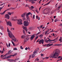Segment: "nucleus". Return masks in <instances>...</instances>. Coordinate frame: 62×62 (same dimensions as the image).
<instances>
[{
	"label": "nucleus",
	"instance_id": "nucleus-53",
	"mask_svg": "<svg viewBox=\"0 0 62 62\" xmlns=\"http://www.w3.org/2000/svg\"><path fill=\"white\" fill-rule=\"evenodd\" d=\"M33 19H35V15H34L33 16Z\"/></svg>",
	"mask_w": 62,
	"mask_h": 62
},
{
	"label": "nucleus",
	"instance_id": "nucleus-58",
	"mask_svg": "<svg viewBox=\"0 0 62 62\" xmlns=\"http://www.w3.org/2000/svg\"><path fill=\"white\" fill-rule=\"evenodd\" d=\"M60 39L61 40L62 39V37H60Z\"/></svg>",
	"mask_w": 62,
	"mask_h": 62
},
{
	"label": "nucleus",
	"instance_id": "nucleus-19",
	"mask_svg": "<svg viewBox=\"0 0 62 62\" xmlns=\"http://www.w3.org/2000/svg\"><path fill=\"white\" fill-rule=\"evenodd\" d=\"M21 37V39H24V38H25V36H24V35L22 36Z\"/></svg>",
	"mask_w": 62,
	"mask_h": 62
},
{
	"label": "nucleus",
	"instance_id": "nucleus-25",
	"mask_svg": "<svg viewBox=\"0 0 62 62\" xmlns=\"http://www.w3.org/2000/svg\"><path fill=\"white\" fill-rule=\"evenodd\" d=\"M39 50V48H37V49H35V51H37V52H38V51Z\"/></svg>",
	"mask_w": 62,
	"mask_h": 62
},
{
	"label": "nucleus",
	"instance_id": "nucleus-10",
	"mask_svg": "<svg viewBox=\"0 0 62 62\" xmlns=\"http://www.w3.org/2000/svg\"><path fill=\"white\" fill-rule=\"evenodd\" d=\"M53 45V44H48L47 45L46 47H50V46H52V45Z\"/></svg>",
	"mask_w": 62,
	"mask_h": 62
},
{
	"label": "nucleus",
	"instance_id": "nucleus-2",
	"mask_svg": "<svg viewBox=\"0 0 62 62\" xmlns=\"http://www.w3.org/2000/svg\"><path fill=\"white\" fill-rule=\"evenodd\" d=\"M8 36H9V37L11 38V39H13V38H15V36H14L12 34V33H8Z\"/></svg>",
	"mask_w": 62,
	"mask_h": 62
},
{
	"label": "nucleus",
	"instance_id": "nucleus-4",
	"mask_svg": "<svg viewBox=\"0 0 62 62\" xmlns=\"http://www.w3.org/2000/svg\"><path fill=\"white\" fill-rule=\"evenodd\" d=\"M28 25V22L26 21H25L24 22V25L25 26H27Z\"/></svg>",
	"mask_w": 62,
	"mask_h": 62
},
{
	"label": "nucleus",
	"instance_id": "nucleus-43",
	"mask_svg": "<svg viewBox=\"0 0 62 62\" xmlns=\"http://www.w3.org/2000/svg\"><path fill=\"white\" fill-rule=\"evenodd\" d=\"M47 41H49V42H51V40H47Z\"/></svg>",
	"mask_w": 62,
	"mask_h": 62
},
{
	"label": "nucleus",
	"instance_id": "nucleus-46",
	"mask_svg": "<svg viewBox=\"0 0 62 62\" xmlns=\"http://www.w3.org/2000/svg\"><path fill=\"white\" fill-rule=\"evenodd\" d=\"M4 59H8V58H7V57H5V58H4Z\"/></svg>",
	"mask_w": 62,
	"mask_h": 62
},
{
	"label": "nucleus",
	"instance_id": "nucleus-12",
	"mask_svg": "<svg viewBox=\"0 0 62 62\" xmlns=\"http://www.w3.org/2000/svg\"><path fill=\"white\" fill-rule=\"evenodd\" d=\"M27 37L28 38H27V39L26 38V39H25L24 40V42H27V41H28V39H29V38L27 36Z\"/></svg>",
	"mask_w": 62,
	"mask_h": 62
},
{
	"label": "nucleus",
	"instance_id": "nucleus-13",
	"mask_svg": "<svg viewBox=\"0 0 62 62\" xmlns=\"http://www.w3.org/2000/svg\"><path fill=\"white\" fill-rule=\"evenodd\" d=\"M52 2V0H50L49 2L48 3H46V4H45L44 6H46V5H48V4H50V2Z\"/></svg>",
	"mask_w": 62,
	"mask_h": 62
},
{
	"label": "nucleus",
	"instance_id": "nucleus-5",
	"mask_svg": "<svg viewBox=\"0 0 62 62\" xmlns=\"http://www.w3.org/2000/svg\"><path fill=\"white\" fill-rule=\"evenodd\" d=\"M44 42V41L43 39H41L39 40V44H40L41 43H42V44H43Z\"/></svg>",
	"mask_w": 62,
	"mask_h": 62
},
{
	"label": "nucleus",
	"instance_id": "nucleus-64",
	"mask_svg": "<svg viewBox=\"0 0 62 62\" xmlns=\"http://www.w3.org/2000/svg\"><path fill=\"white\" fill-rule=\"evenodd\" d=\"M11 9L13 10V8L12 7L11 8Z\"/></svg>",
	"mask_w": 62,
	"mask_h": 62
},
{
	"label": "nucleus",
	"instance_id": "nucleus-28",
	"mask_svg": "<svg viewBox=\"0 0 62 62\" xmlns=\"http://www.w3.org/2000/svg\"><path fill=\"white\" fill-rule=\"evenodd\" d=\"M39 59H36L35 60V61H39Z\"/></svg>",
	"mask_w": 62,
	"mask_h": 62
},
{
	"label": "nucleus",
	"instance_id": "nucleus-7",
	"mask_svg": "<svg viewBox=\"0 0 62 62\" xmlns=\"http://www.w3.org/2000/svg\"><path fill=\"white\" fill-rule=\"evenodd\" d=\"M25 15H26V13H24L21 15V17L22 18H23V17H25Z\"/></svg>",
	"mask_w": 62,
	"mask_h": 62
},
{
	"label": "nucleus",
	"instance_id": "nucleus-39",
	"mask_svg": "<svg viewBox=\"0 0 62 62\" xmlns=\"http://www.w3.org/2000/svg\"><path fill=\"white\" fill-rule=\"evenodd\" d=\"M38 36H37L35 38V40H36L37 39H38Z\"/></svg>",
	"mask_w": 62,
	"mask_h": 62
},
{
	"label": "nucleus",
	"instance_id": "nucleus-50",
	"mask_svg": "<svg viewBox=\"0 0 62 62\" xmlns=\"http://www.w3.org/2000/svg\"><path fill=\"white\" fill-rule=\"evenodd\" d=\"M39 34H40V32H38L37 34L36 35H38Z\"/></svg>",
	"mask_w": 62,
	"mask_h": 62
},
{
	"label": "nucleus",
	"instance_id": "nucleus-38",
	"mask_svg": "<svg viewBox=\"0 0 62 62\" xmlns=\"http://www.w3.org/2000/svg\"><path fill=\"white\" fill-rule=\"evenodd\" d=\"M62 44H58V46H61Z\"/></svg>",
	"mask_w": 62,
	"mask_h": 62
},
{
	"label": "nucleus",
	"instance_id": "nucleus-61",
	"mask_svg": "<svg viewBox=\"0 0 62 62\" xmlns=\"http://www.w3.org/2000/svg\"><path fill=\"white\" fill-rule=\"evenodd\" d=\"M56 18V16H54V19H55Z\"/></svg>",
	"mask_w": 62,
	"mask_h": 62
},
{
	"label": "nucleus",
	"instance_id": "nucleus-1",
	"mask_svg": "<svg viewBox=\"0 0 62 62\" xmlns=\"http://www.w3.org/2000/svg\"><path fill=\"white\" fill-rule=\"evenodd\" d=\"M55 52L53 55V56H52L50 57V58H58V59H60L61 57V56H59V54L60 53V51L58 49H56L55 50Z\"/></svg>",
	"mask_w": 62,
	"mask_h": 62
},
{
	"label": "nucleus",
	"instance_id": "nucleus-27",
	"mask_svg": "<svg viewBox=\"0 0 62 62\" xmlns=\"http://www.w3.org/2000/svg\"><path fill=\"white\" fill-rule=\"evenodd\" d=\"M58 37L54 39L55 40V41H56V40H58L57 39H58Z\"/></svg>",
	"mask_w": 62,
	"mask_h": 62
},
{
	"label": "nucleus",
	"instance_id": "nucleus-62",
	"mask_svg": "<svg viewBox=\"0 0 62 62\" xmlns=\"http://www.w3.org/2000/svg\"><path fill=\"white\" fill-rule=\"evenodd\" d=\"M62 59V57L60 59V61Z\"/></svg>",
	"mask_w": 62,
	"mask_h": 62
},
{
	"label": "nucleus",
	"instance_id": "nucleus-33",
	"mask_svg": "<svg viewBox=\"0 0 62 62\" xmlns=\"http://www.w3.org/2000/svg\"><path fill=\"white\" fill-rule=\"evenodd\" d=\"M27 14H28V15H30V14H31V15H32V13H31L30 12L28 13Z\"/></svg>",
	"mask_w": 62,
	"mask_h": 62
},
{
	"label": "nucleus",
	"instance_id": "nucleus-56",
	"mask_svg": "<svg viewBox=\"0 0 62 62\" xmlns=\"http://www.w3.org/2000/svg\"><path fill=\"white\" fill-rule=\"evenodd\" d=\"M10 4H8V7H10Z\"/></svg>",
	"mask_w": 62,
	"mask_h": 62
},
{
	"label": "nucleus",
	"instance_id": "nucleus-45",
	"mask_svg": "<svg viewBox=\"0 0 62 62\" xmlns=\"http://www.w3.org/2000/svg\"><path fill=\"white\" fill-rule=\"evenodd\" d=\"M49 57H46L45 58L46 59H48V58H49Z\"/></svg>",
	"mask_w": 62,
	"mask_h": 62
},
{
	"label": "nucleus",
	"instance_id": "nucleus-41",
	"mask_svg": "<svg viewBox=\"0 0 62 62\" xmlns=\"http://www.w3.org/2000/svg\"><path fill=\"white\" fill-rule=\"evenodd\" d=\"M36 18L37 19H38V18H39V17H38V16H36Z\"/></svg>",
	"mask_w": 62,
	"mask_h": 62
},
{
	"label": "nucleus",
	"instance_id": "nucleus-51",
	"mask_svg": "<svg viewBox=\"0 0 62 62\" xmlns=\"http://www.w3.org/2000/svg\"><path fill=\"white\" fill-rule=\"evenodd\" d=\"M11 30H14V28H11Z\"/></svg>",
	"mask_w": 62,
	"mask_h": 62
},
{
	"label": "nucleus",
	"instance_id": "nucleus-21",
	"mask_svg": "<svg viewBox=\"0 0 62 62\" xmlns=\"http://www.w3.org/2000/svg\"><path fill=\"white\" fill-rule=\"evenodd\" d=\"M31 3L32 4H34V3H35V2H34V0H31Z\"/></svg>",
	"mask_w": 62,
	"mask_h": 62
},
{
	"label": "nucleus",
	"instance_id": "nucleus-29",
	"mask_svg": "<svg viewBox=\"0 0 62 62\" xmlns=\"http://www.w3.org/2000/svg\"><path fill=\"white\" fill-rule=\"evenodd\" d=\"M32 56V54H31V55H30L29 56V60L31 58V56Z\"/></svg>",
	"mask_w": 62,
	"mask_h": 62
},
{
	"label": "nucleus",
	"instance_id": "nucleus-36",
	"mask_svg": "<svg viewBox=\"0 0 62 62\" xmlns=\"http://www.w3.org/2000/svg\"><path fill=\"white\" fill-rule=\"evenodd\" d=\"M29 16V15L28 14H26V17H29V16Z\"/></svg>",
	"mask_w": 62,
	"mask_h": 62
},
{
	"label": "nucleus",
	"instance_id": "nucleus-57",
	"mask_svg": "<svg viewBox=\"0 0 62 62\" xmlns=\"http://www.w3.org/2000/svg\"><path fill=\"white\" fill-rule=\"evenodd\" d=\"M4 51H3V50L2 51H1V53H2L1 54H3V53H4Z\"/></svg>",
	"mask_w": 62,
	"mask_h": 62
},
{
	"label": "nucleus",
	"instance_id": "nucleus-3",
	"mask_svg": "<svg viewBox=\"0 0 62 62\" xmlns=\"http://www.w3.org/2000/svg\"><path fill=\"white\" fill-rule=\"evenodd\" d=\"M12 21H18V22H20L21 23L22 22V19H19V20H17V19H12Z\"/></svg>",
	"mask_w": 62,
	"mask_h": 62
},
{
	"label": "nucleus",
	"instance_id": "nucleus-6",
	"mask_svg": "<svg viewBox=\"0 0 62 62\" xmlns=\"http://www.w3.org/2000/svg\"><path fill=\"white\" fill-rule=\"evenodd\" d=\"M7 25H8L9 26H12V24H11V22L9 21H8L7 23Z\"/></svg>",
	"mask_w": 62,
	"mask_h": 62
},
{
	"label": "nucleus",
	"instance_id": "nucleus-18",
	"mask_svg": "<svg viewBox=\"0 0 62 62\" xmlns=\"http://www.w3.org/2000/svg\"><path fill=\"white\" fill-rule=\"evenodd\" d=\"M5 13V12H3L2 13H0V14L1 15H4V13Z\"/></svg>",
	"mask_w": 62,
	"mask_h": 62
},
{
	"label": "nucleus",
	"instance_id": "nucleus-30",
	"mask_svg": "<svg viewBox=\"0 0 62 62\" xmlns=\"http://www.w3.org/2000/svg\"><path fill=\"white\" fill-rule=\"evenodd\" d=\"M17 55V54L16 53L14 54V55H12V56H15V55Z\"/></svg>",
	"mask_w": 62,
	"mask_h": 62
},
{
	"label": "nucleus",
	"instance_id": "nucleus-55",
	"mask_svg": "<svg viewBox=\"0 0 62 62\" xmlns=\"http://www.w3.org/2000/svg\"><path fill=\"white\" fill-rule=\"evenodd\" d=\"M60 26H62V23H60V24L59 25Z\"/></svg>",
	"mask_w": 62,
	"mask_h": 62
},
{
	"label": "nucleus",
	"instance_id": "nucleus-11",
	"mask_svg": "<svg viewBox=\"0 0 62 62\" xmlns=\"http://www.w3.org/2000/svg\"><path fill=\"white\" fill-rule=\"evenodd\" d=\"M23 28L25 29V31H26V32L27 31V29L26 28V27L24 26H23Z\"/></svg>",
	"mask_w": 62,
	"mask_h": 62
},
{
	"label": "nucleus",
	"instance_id": "nucleus-17",
	"mask_svg": "<svg viewBox=\"0 0 62 62\" xmlns=\"http://www.w3.org/2000/svg\"><path fill=\"white\" fill-rule=\"evenodd\" d=\"M12 40H13V41H14L15 42V41H16V39H12Z\"/></svg>",
	"mask_w": 62,
	"mask_h": 62
},
{
	"label": "nucleus",
	"instance_id": "nucleus-42",
	"mask_svg": "<svg viewBox=\"0 0 62 62\" xmlns=\"http://www.w3.org/2000/svg\"><path fill=\"white\" fill-rule=\"evenodd\" d=\"M42 36H43L42 34H41L40 35H39V36L41 37H42Z\"/></svg>",
	"mask_w": 62,
	"mask_h": 62
},
{
	"label": "nucleus",
	"instance_id": "nucleus-60",
	"mask_svg": "<svg viewBox=\"0 0 62 62\" xmlns=\"http://www.w3.org/2000/svg\"><path fill=\"white\" fill-rule=\"evenodd\" d=\"M40 40L39 39L36 42H39V40Z\"/></svg>",
	"mask_w": 62,
	"mask_h": 62
},
{
	"label": "nucleus",
	"instance_id": "nucleus-24",
	"mask_svg": "<svg viewBox=\"0 0 62 62\" xmlns=\"http://www.w3.org/2000/svg\"><path fill=\"white\" fill-rule=\"evenodd\" d=\"M23 20V21H24V20H26V18H25V17H22Z\"/></svg>",
	"mask_w": 62,
	"mask_h": 62
},
{
	"label": "nucleus",
	"instance_id": "nucleus-16",
	"mask_svg": "<svg viewBox=\"0 0 62 62\" xmlns=\"http://www.w3.org/2000/svg\"><path fill=\"white\" fill-rule=\"evenodd\" d=\"M12 55H10L9 56H8L7 57V59H9V58H11V56H12Z\"/></svg>",
	"mask_w": 62,
	"mask_h": 62
},
{
	"label": "nucleus",
	"instance_id": "nucleus-14",
	"mask_svg": "<svg viewBox=\"0 0 62 62\" xmlns=\"http://www.w3.org/2000/svg\"><path fill=\"white\" fill-rule=\"evenodd\" d=\"M7 32H9V33H8L10 34V33H11V31H9V29H8V28H7Z\"/></svg>",
	"mask_w": 62,
	"mask_h": 62
},
{
	"label": "nucleus",
	"instance_id": "nucleus-34",
	"mask_svg": "<svg viewBox=\"0 0 62 62\" xmlns=\"http://www.w3.org/2000/svg\"><path fill=\"white\" fill-rule=\"evenodd\" d=\"M8 14H9V15H11V13H10V12H8Z\"/></svg>",
	"mask_w": 62,
	"mask_h": 62
},
{
	"label": "nucleus",
	"instance_id": "nucleus-20",
	"mask_svg": "<svg viewBox=\"0 0 62 62\" xmlns=\"http://www.w3.org/2000/svg\"><path fill=\"white\" fill-rule=\"evenodd\" d=\"M38 51H37L36 50H34V52H33V54H36V53H37V52Z\"/></svg>",
	"mask_w": 62,
	"mask_h": 62
},
{
	"label": "nucleus",
	"instance_id": "nucleus-15",
	"mask_svg": "<svg viewBox=\"0 0 62 62\" xmlns=\"http://www.w3.org/2000/svg\"><path fill=\"white\" fill-rule=\"evenodd\" d=\"M17 23L18 24H19V25H21L23 24V23L19 22H17Z\"/></svg>",
	"mask_w": 62,
	"mask_h": 62
},
{
	"label": "nucleus",
	"instance_id": "nucleus-44",
	"mask_svg": "<svg viewBox=\"0 0 62 62\" xmlns=\"http://www.w3.org/2000/svg\"><path fill=\"white\" fill-rule=\"evenodd\" d=\"M23 34H25V31H24V30H23Z\"/></svg>",
	"mask_w": 62,
	"mask_h": 62
},
{
	"label": "nucleus",
	"instance_id": "nucleus-49",
	"mask_svg": "<svg viewBox=\"0 0 62 62\" xmlns=\"http://www.w3.org/2000/svg\"><path fill=\"white\" fill-rule=\"evenodd\" d=\"M10 43H9L8 44V46L10 47Z\"/></svg>",
	"mask_w": 62,
	"mask_h": 62
},
{
	"label": "nucleus",
	"instance_id": "nucleus-47",
	"mask_svg": "<svg viewBox=\"0 0 62 62\" xmlns=\"http://www.w3.org/2000/svg\"><path fill=\"white\" fill-rule=\"evenodd\" d=\"M51 40V41H55L54 39L53 40Z\"/></svg>",
	"mask_w": 62,
	"mask_h": 62
},
{
	"label": "nucleus",
	"instance_id": "nucleus-48",
	"mask_svg": "<svg viewBox=\"0 0 62 62\" xmlns=\"http://www.w3.org/2000/svg\"><path fill=\"white\" fill-rule=\"evenodd\" d=\"M43 54H41V56H43Z\"/></svg>",
	"mask_w": 62,
	"mask_h": 62
},
{
	"label": "nucleus",
	"instance_id": "nucleus-40",
	"mask_svg": "<svg viewBox=\"0 0 62 62\" xmlns=\"http://www.w3.org/2000/svg\"><path fill=\"white\" fill-rule=\"evenodd\" d=\"M20 48L21 49H23V47H22V46H20Z\"/></svg>",
	"mask_w": 62,
	"mask_h": 62
},
{
	"label": "nucleus",
	"instance_id": "nucleus-26",
	"mask_svg": "<svg viewBox=\"0 0 62 62\" xmlns=\"http://www.w3.org/2000/svg\"><path fill=\"white\" fill-rule=\"evenodd\" d=\"M30 8V9H33V8H34V7L32 6H31Z\"/></svg>",
	"mask_w": 62,
	"mask_h": 62
},
{
	"label": "nucleus",
	"instance_id": "nucleus-59",
	"mask_svg": "<svg viewBox=\"0 0 62 62\" xmlns=\"http://www.w3.org/2000/svg\"><path fill=\"white\" fill-rule=\"evenodd\" d=\"M56 20H57V19H56L54 21L55 22H57V21Z\"/></svg>",
	"mask_w": 62,
	"mask_h": 62
},
{
	"label": "nucleus",
	"instance_id": "nucleus-35",
	"mask_svg": "<svg viewBox=\"0 0 62 62\" xmlns=\"http://www.w3.org/2000/svg\"><path fill=\"white\" fill-rule=\"evenodd\" d=\"M14 50H17V48H14Z\"/></svg>",
	"mask_w": 62,
	"mask_h": 62
},
{
	"label": "nucleus",
	"instance_id": "nucleus-9",
	"mask_svg": "<svg viewBox=\"0 0 62 62\" xmlns=\"http://www.w3.org/2000/svg\"><path fill=\"white\" fill-rule=\"evenodd\" d=\"M35 37V35H32V36H31L30 38L31 40H32V39H33Z\"/></svg>",
	"mask_w": 62,
	"mask_h": 62
},
{
	"label": "nucleus",
	"instance_id": "nucleus-22",
	"mask_svg": "<svg viewBox=\"0 0 62 62\" xmlns=\"http://www.w3.org/2000/svg\"><path fill=\"white\" fill-rule=\"evenodd\" d=\"M26 18L27 20L29 21H30V19H29V16L26 17Z\"/></svg>",
	"mask_w": 62,
	"mask_h": 62
},
{
	"label": "nucleus",
	"instance_id": "nucleus-23",
	"mask_svg": "<svg viewBox=\"0 0 62 62\" xmlns=\"http://www.w3.org/2000/svg\"><path fill=\"white\" fill-rule=\"evenodd\" d=\"M32 58H34L35 57V54H34L32 55Z\"/></svg>",
	"mask_w": 62,
	"mask_h": 62
},
{
	"label": "nucleus",
	"instance_id": "nucleus-37",
	"mask_svg": "<svg viewBox=\"0 0 62 62\" xmlns=\"http://www.w3.org/2000/svg\"><path fill=\"white\" fill-rule=\"evenodd\" d=\"M10 60L11 61H15V60H14L13 59H11V60Z\"/></svg>",
	"mask_w": 62,
	"mask_h": 62
},
{
	"label": "nucleus",
	"instance_id": "nucleus-32",
	"mask_svg": "<svg viewBox=\"0 0 62 62\" xmlns=\"http://www.w3.org/2000/svg\"><path fill=\"white\" fill-rule=\"evenodd\" d=\"M48 31L47 30L46 31L45 33V35H46V33H47L48 32Z\"/></svg>",
	"mask_w": 62,
	"mask_h": 62
},
{
	"label": "nucleus",
	"instance_id": "nucleus-8",
	"mask_svg": "<svg viewBox=\"0 0 62 62\" xmlns=\"http://www.w3.org/2000/svg\"><path fill=\"white\" fill-rule=\"evenodd\" d=\"M5 18H6L7 19H9V15L7 14H6L5 16Z\"/></svg>",
	"mask_w": 62,
	"mask_h": 62
},
{
	"label": "nucleus",
	"instance_id": "nucleus-31",
	"mask_svg": "<svg viewBox=\"0 0 62 62\" xmlns=\"http://www.w3.org/2000/svg\"><path fill=\"white\" fill-rule=\"evenodd\" d=\"M4 6H3V7H2V8L0 7V12L1 11V10L2 9V8H3V7H4Z\"/></svg>",
	"mask_w": 62,
	"mask_h": 62
},
{
	"label": "nucleus",
	"instance_id": "nucleus-63",
	"mask_svg": "<svg viewBox=\"0 0 62 62\" xmlns=\"http://www.w3.org/2000/svg\"><path fill=\"white\" fill-rule=\"evenodd\" d=\"M47 39H48L49 40H51V39H49V38L48 37L47 38Z\"/></svg>",
	"mask_w": 62,
	"mask_h": 62
},
{
	"label": "nucleus",
	"instance_id": "nucleus-54",
	"mask_svg": "<svg viewBox=\"0 0 62 62\" xmlns=\"http://www.w3.org/2000/svg\"><path fill=\"white\" fill-rule=\"evenodd\" d=\"M4 4H5L4 3L1 4L0 6H2V5H4Z\"/></svg>",
	"mask_w": 62,
	"mask_h": 62
},
{
	"label": "nucleus",
	"instance_id": "nucleus-52",
	"mask_svg": "<svg viewBox=\"0 0 62 62\" xmlns=\"http://www.w3.org/2000/svg\"><path fill=\"white\" fill-rule=\"evenodd\" d=\"M27 49H28V48H27V47H26L25 48V50H27Z\"/></svg>",
	"mask_w": 62,
	"mask_h": 62
}]
</instances>
